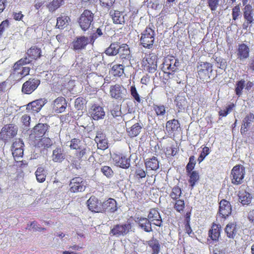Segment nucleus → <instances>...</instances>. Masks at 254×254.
Instances as JSON below:
<instances>
[{"mask_svg": "<svg viewBox=\"0 0 254 254\" xmlns=\"http://www.w3.org/2000/svg\"><path fill=\"white\" fill-rule=\"evenodd\" d=\"M146 61L148 64V71L150 73L154 72L157 67L156 56L153 54H150L147 55Z\"/></svg>", "mask_w": 254, "mask_h": 254, "instance_id": "nucleus-29", "label": "nucleus"}, {"mask_svg": "<svg viewBox=\"0 0 254 254\" xmlns=\"http://www.w3.org/2000/svg\"><path fill=\"white\" fill-rule=\"evenodd\" d=\"M121 46L117 43H113L106 49L105 53L110 56H114L120 52Z\"/></svg>", "mask_w": 254, "mask_h": 254, "instance_id": "nucleus-37", "label": "nucleus"}, {"mask_svg": "<svg viewBox=\"0 0 254 254\" xmlns=\"http://www.w3.org/2000/svg\"><path fill=\"white\" fill-rule=\"evenodd\" d=\"M130 92L131 96L136 102L137 103H140L143 101V99L140 98L135 86H131L130 87Z\"/></svg>", "mask_w": 254, "mask_h": 254, "instance_id": "nucleus-49", "label": "nucleus"}, {"mask_svg": "<svg viewBox=\"0 0 254 254\" xmlns=\"http://www.w3.org/2000/svg\"><path fill=\"white\" fill-rule=\"evenodd\" d=\"M147 243L152 250V254H159L161 247L159 241L157 239L153 238Z\"/></svg>", "mask_w": 254, "mask_h": 254, "instance_id": "nucleus-38", "label": "nucleus"}, {"mask_svg": "<svg viewBox=\"0 0 254 254\" xmlns=\"http://www.w3.org/2000/svg\"><path fill=\"white\" fill-rule=\"evenodd\" d=\"M239 200L243 205H249L252 201V195L245 190L240 191L238 193Z\"/></svg>", "mask_w": 254, "mask_h": 254, "instance_id": "nucleus-35", "label": "nucleus"}, {"mask_svg": "<svg viewBox=\"0 0 254 254\" xmlns=\"http://www.w3.org/2000/svg\"><path fill=\"white\" fill-rule=\"evenodd\" d=\"M155 32L150 27H147L141 34L140 39L141 44L146 48L152 47L154 42Z\"/></svg>", "mask_w": 254, "mask_h": 254, "instance_id": "nucleus-2", "label": "nucleus"}, {"mask_svg": "<svg viewBox=\"0 0 254 254\" xmlns=\"http://www.w3.org/2000/svg\"><path fill=\"white\" fill-rule=\"evenodd\" d=\"M89 114L94 120L102 119L105 116V112L103 107L94 104L89 110Z\"/></svg>", "mask_w": 254, "mask_h": 254, "instance_id": "nucleus-14", "label": "nucleus"}, {"mask_svg": "<svg viewBox=\"0 0 254 254\" xmlns=\"http://www.w3.org/2000/svg\"><path fill=\"white\" fill-rule=\"evenodd\" d=\"M70 190L73 192H82L85 190L87 184L86 181L80 177L73 178L70 183Z\"/></svg>", "mask_w": 254, "mask_h": 254, "instance_id": "nucleus-9", "label": "nucleus"}, {"mask_svg": "<svg viewBox=\"0 0 254 254\" xmlns=\"http://www.w3.org/2000/svg\"><path fill=\"white\" fill-rule=\"evenodd\" d=\"M41 53L40 48L33 46L27 50L26 54L31 59H37L41 56Z\"/></svg>", "mask_w": 254, "mask_h": 254, "instance_id": "nucleus-41", "label": "nucleus"}, {"mask_svg": "<svg viewBox=\"0 0 254 254\" xmlns=\"http://www.w3.org/2000/svg\"><path fill=\"white\" fill-rule=\"evenodd\" d=\"M126 65L119 64L114 65L110 71V73L114 76H121L124 73V67Z\"/></svg>", "mask_w": 254, "mask_h": 254, "instance_id": "nucleus-39", "label": "nucleus"}, {"mask_svg": "<svg viewBox=\"0 0 254 254\" xmlns=\"http://www.w3.org/2000/svg\"><path fill=\"white\" fill-rule=\"evenodd\" d=\"M127 93V90L121 85L116 84L110 88V94L112 98L116 100L123 99Z\"/></svg>", "mask_w": 254, "mask_h": 254, "instance_id": "nucleus-10", "label": "nucleus"}, {"mask_svg": "<svg viewBox=\"0 0 254 254\" xmlns=\"http://www.w3.org/2000/svg\"><path fill=\"white\" fill-rule=\"evenodd\" d=\"M220 0H207L208 7L211 11H215L218 5Z\"/></svg>", "mask_w": 254, "mask_h": 254, "instance_id": "nucleus-58", "label": "nucleus"}, {"mask_svg": "<svg viewBox=\"0 0 254 254\" xmlns=\"http://www.w3.org/2000/svg\"><path fill=\"white\" fill-rule=\"evenodd\" d=\"M156 115L158 117H163L166 113V108L163 105L154 104L152 106Z\"/></svg>", "mask_w": 254, "mask_h": 254, "instance_id": "nucleus-45", "label": "nucleus"}, {"mask_svg": "<svg viewBox=\"0 0 254 254\" xmlns=\"http://www.w3.org/2000/svg\"><path fill=\"white\" fill-rule=\"evenodd\" d=\"M135 222L137 223L139 227L146 232L152 231L151 227V223L147 218L137 217L135 218Z\"/></svg>", "mask_w": 254, "mask_h": 254, "instance_id": "nucleus-27", "label": "nucleus"}, {"mask_svg": "<svg viewBox=\"0 0 254 254\" xmlns=\"http://www.w3.org/2000/svg\"><path fill=\"white\" fill-rule=\"evenodd\" d=\"M46 175V171L42 167H38L35 172L37 180L40 183L44 182L45 181Z\"/></svg>", "mask_w": 254, "mask_h": 254, "instance_id": "nucleus-42", "label": "nucleus"}, {"mask_svg": "<svg viewBox=\"0 0 254 254\" xmlns=\"http://www.w3.org/2000/svg\"><path fill=\"white\" fill-rule=\"evenodd\" d=\"M254 120V115L253 114L250 113L243 120V123L241 129V132H242L243 130L246 131L247 130L246 129L250 126V124L253 122Z\"/></svg>", "mask_w": 254, "mask_h": 254, "instance_id": "nucleus-44", "label": "nucleus"}, {"mask_svg": "<svg viewBox=\"0 0 254 254\" xmlns=\"http://www.w3.org/2000/svg\"><path fill=\"white\" fill-rule=\"evenodd\" d=\"M175 102L176 106L179 109V112L185 109L187 103V101L185 97L182 96L177 97L175 100Z\"/></svg>", "mask_w": 254, "mask_h": 254, "instance_id": "nucleus-48", "label": "nucleus"}, {"mask_svg": "<svg viewBox=\"0 0 254 254\" xmlns=\"http://www.w3.org/2000/svg\"><path fill=\"white\" fill-rule=\"evenodd\" d=\"M13 156L15 160L22 158L23 155V148L11 150Z\"/></svg>", "mask_w": 254, "mask_h": 254, "instance_id": "nucleus-61", "label": "nucleus"}, {"mask_svg": "<svg viewBox=\"0 0 254 254\" xmlns=\"http://www.w3.org/2000/svg\"><path fill=\"white\" fill-rule=\"evenodd\" d=\"M102 173L107 178H111L113 176V171L111 168L107 166H103L101 168Z\"/></svg>", "mask_w": 254, "mask_h": 254, "instance_id": "nucleus-55", "label": "nucleus"}, {"mask_svg": "<svg viewBox=\"0 0 254 254\" xmlns=\"http://www.w3.org/2000/svg\"><path fill=\"white\" fill-rule=\"evenodd\" d=\"M225 231L228 237L234 238L236 234V225L233 223L228 224L225 228Z\"/></svg>", "mask_w": 254, "mask_h": 254, "instance_id": "nucleus-43", "label": "nucleus"}, {"mask_svg": "<svg viewBox=\"0 0 254 254\" xmlns=\"http://www.w3.org/2000/svg\"><path fill=\"white\" fill-rule=\"evenodd\" d=\"M145 165L147 170L156 171L159 168V162L155 156L146 159L145 160Z\"/></svg>", "mask_w": 254, "mask_h": 254, "instance_id": "nucleus-33", "label": "nucleus"}, {"mask_svg": "<svg viewBox=\"0 0 254 254\" xmlns=\"http://www.w3.org/2000/svg\"><path fill=\"white\" fill-rule=\"evenodd\" d=\"M64 0H53L48 5L50 11H54L64 4Z\"/></svg>", "mask_w": 254, "mask_h": 254, "instance_id": "nucleus-47", "label": "nucleus"}, {"mask_svg": "<svg viewBox=\"0 0 254 254\" xmlns=\"http://www.w3.org/2000/svg\"><path fill=\"white\" fill-rule=\"evenodd\" d=\"M90 210L94 212H102V203L95 196H91L87 201Z\"/></svg>", "mask_w": 254, "mask_h": 254, "instance_id": "nucleus-20", "label": "nucleus"}, {"mask_svg": "<svg viewBox=\"0 0 254 254\" xmlns=\"http://www.w3.org/2000/svg\"><path fill=\"white\" fill-rule=\"evenodd\" d=\"M40 82V80L38 78H30L23 83L22 92L27 94L32 93L37 88Z\"/></svg>", "mask_w": 254, "mask_h": 254, "instance_id": "nucleus-11", "label": "nucleus"}, {"mask_svg": "<svg viewBox=\"0 0 254 254\" xmlns=\"http://www.w3.org/2000/svg\"><path fill=\"white\" fill-rule=\"evenodd\" d=\"M34 144L35 147L43 149L51 147L53 143L50 138L43 137L41 139L35 138Z\"/></svg>", "mask_w": 254, "mask_h": 254, "instance_id": "nucleus-30", "label": "nucleus"}, {"mask_svg": "<svg viewBox=\"0 0 254 254\" xmlns=\"http://www.w3.org/2000/svg\"><path fill=\"white\" fill-rule=\"evenodd\" d=\"M21 65L15 63L11 70L9 77L11 79L18 81L22 78V75H21Z\"/></svg>", "mask_w": 254, "mask_h": 254, "instance_id": "nucleus-32", "label": "nucleus"}, {"mask_svg": "<svg viewBox=\"0 0 254 254\" xmlns=\"http://www.w3.org/2000/svg\"><path fill=\"white\" fill-rule=\"evenodd\" d=\"M86 101L82 97H78L75 99L74 102L75 107L78 110H82L85 105Z\"/></svg>", "mask_w": 254, "mask_h": 254, "instance_id": "nucleus-53", "label": "nucleus"}, {"mask_svg": "<svg viewBox=\"0 0 254 254\" xmlns=\"http://www.w3.org/2000/svg\"><path fill=\"white\" fill-rule=\"evenodd\" d=\"M23 147V142L20 139H17L13 143L11 150L22 149Z\"/></svg>", "mask_w": 254, "mask_h": 254, "instance_id": "nucleus-62", "label": "nucleus"}, {"mask_svg": "<svg viewBox=\"0 0 254 254\" xmlns=\"http://www.w3.org/2000/svg\"><path fill=\"white\" fill-rule=\"evenodd\" d=\"M245 175V168L241 165H236L231 172V181L234 185H239L243 183Z\"/></svg>", "mask_w": 254, "mask_h": 254, "instance_id": "nucleus-3", "label": "nucleus"}, {"mask_svg": "<svg viewBox=\"0 0 254 254\" xmlns=\"http://www.w3.org/2000/svg\"><path fill=\"white\" fill-rule=\"evenodd\" d=\"M195 164V157L193 156H191L189 158V162L187 164L186 167V170L187 172H190L194 167Z\"/></svg>", "mask_w": 254, "mask_h": 254, "instance_id": "nucleus-57", "label": "nucleus"}, {"mask_svg": "<svg viewBox=\"0 0 254 254\" xmlns=\"http://www.w3.org/2000/svg\"><path fill=\"white\" fill-rule=\"evenodd\" d=\"M103 58V56L100 54L95 55L91 58V64L97 71H103L105 68V64L102 63Z\"/></svg>", "mask_w": 254, "mask_h": 254, "instance_id": "nucleus-28", "label": "nucleus"}, {"mask_svg": "<svg viewBox=\"0 0 254 254\" xmlns=\"http://www.w3.org/2000/svg\"><path fill=\"white\" fill-rule=\"evenodd\" d=\"M190 176L189 182L190 184V186L192 188L196 182L199 179V176L198 173L196 171H191L190 172H188Z\"/></svg>", "mask_w": 254, "mask_h": 254, "instance_id": "nucleus-50", "label": "nucleus"}, {"mask_svg": "<svg viewBox=\"0 0 254 254\" xmlns=\"http://www.w3.org/2000/svg\"><path fill=\"white\" fill-rule=\"evenodd\" d=\"M93 18L94 14L91 11L87 9L84 10L78 20V23L81 28L84 31L88 29L93 21Z\"/></svg>", "mask_w": 254, "mask_h": 254, "instance_id": "nucleus-6", "label": "nucleus"}, {"mask_svg": "<svg viewBox=\"0 0 254 254\" xmlns=\"http://www.w3.org/2000/svg\"><path fill=\"white\" fill-rule=\"evenodd\" d=\"M232 208L230 203L225 199L219 203V214L222 218H226L231 213Z\"/></svg>", "mask_w": 254, "mask_h": 254, "instance_id": "nucleus-19", "label": "nucleus"}, {"mask_svg": "<svg viewBox=\"0 0 254 254\" xmlns=\"http://www.w3.org/2000/svg\"><path fill=\"white\" fill-rule=\"evenodd\" d=\"M216 66L217 67L225 70L227 67V64L226 60L221 57H216L215 59Z\"/></svg>", "mask_w": 254, "mask_h": 254, "instance_id": "nucleus-51", "label": "nucleus"}, {"mask_svg": "<svg viewBox=\"0 0 254 254\" xmlns=\"http://www.w3.org/2000/svg\"><path fill=\"white\" fill-rule=\"evenodd\" d=\"M95 141L97 144L98 148L99 149L104 150L108 147L106 135L102 130H99L97 131Z\"/></svg>", "mask_w": 254, "mask_h": 254, "instance_id": "nucleus-13", "label": "nucleus"}, {"mask_svg": "<svg viewBox=\"0 0 254 254\" xmlns=\"http://www.w3.org/2000/svg\"><path fill=\"white\" fill-rule=\"evenodd\" d=\"M209 154V149L207 147H204L202 148V150L200 153L198 159L197 161L199 163H201L206 156Z\"/></svg>", "mask_w": 254, "mask_h": 254, "instance_id": "nucleus-56", "label": "nucleus"}, {"mask_svg": "<svg viewBox=\"0 0 254 254\" xmlns=\"http://www.w3.org/2000/svg\"><path fill=\"white\" fill-rule=\"evenodd\" d=\"M101 208L102 212L114 213L117 210L118 207L116 200L114 198H110L102 203Z\"/></svg>", "mask_w": 254, "mask_h": 254, "instance_id": "nucleus-15", "label": "nucleus"}, {"mask_svg": "<svg viewBox=\"0 0 254 254\" xmlns=\"http://www.w3.org/2000/svg\"><path fill=\"white\" fill-rule=\"evenodd\" d=\"M18 127L13 124H9L4 126L0 132L1 140L4 141H7L13 138L17 134Z\"/></svg>", "mask_w": 254, "mask_h": 254, "instance_id": "nucleus-5", "label": "nucleus"}, {"mask_svg": "<svg viewBox=\"0 0 254 254\" xmlns=\"http://www.w3.org/2000/svg\"><path fill=\"white\" fill-rule=\"evenodd\" d=\"M115 164L121 168L127 169L130 166V159L123 154H115L113 156Z\"/></svg>", "mask_w": 254, "mask_h": 254, "instance_id": "nucleus-12", "label": "nucleus"}, {"mask_svg": "<svg viewBox=\"0 0 254 254\" xmlns=\"http://www.w3.org/2000/svg\"><path fill=\"white\" fill-rule=\"evenodd\" d=\"M142 126L138 123L134 124L130 127L127 128V131L128 135L130 137H134L137 136L140 132Z\"/></svg>", "mask_w": 254, "mask_h": 254, "instance_id": "nucleus-36", "label": "nucleus"}, {"mask_svg": "<svg viewBox=\"0 0 254 254\" xmlns=\"http://www.w3.org/2000/svg\"><path fill=\"white\" fill-rule=\"evenodd\" d=\"M46 102L47 100L44 98L36 100L29 103L26 109L33 113H38L46 103Z\"/></svg>", "mask_w": 254, "mask_h": 254, "instance_id": "nucleus-16", "label": "nucleus"}, {"mask_svg": "<svg viewBox=\"0 0 254 254\" xmlns=\"http://www.w3.org/2000/svg\"><path fill=\"white\" fill-rule=\"evenodd\" d=\"M232 18L234 20H237L241 15L240 7L239 5L234 6L232 9Z\"/></svg>", "mask_w": 254, "mask_h": 254, "instance_id": "nucleus-60", "label": "nucleus"}, {"mask_svg": "<svg viewBox=\"0 0 254 254\" xmlns=\"http://www.w3.org/2000/svg\"><path fill=\"white\" fill-rule=\"evenodd\" d=\"M81 141L79 139L73 138L70 141V147L73 149H81L80 144Z\"/></svg>", "mask_w": 254, "mask_h": 254, "instance_id": "nucleus-59", "label": "nucleus"}, {"mask_svg": "<svg viewBox=\"0 0 254 254\" xmlns=\"http://www.w3.org/2000/svg\"><path fill=\"white\" fill-rule=\"evenodd\" d=\"M79 149L80 150L77 153V156L80 159H82L85 155H86L88 154H89L90 152V149L89 148H82L81 147V149Z\"/></svg>", "mask_w": 254, "mask_h": 254, "instance_id": "nucleus-64", "label": "nucleus"}, {"mask_svg": "<svg viewBox=\"0 0 254 254\" xmlns=\"http://www.w3.org/2000/svg\"><path fill=\"white\" fill-rule=\"evenodd\" d=\"M67 106L66 100L63 97H59L56 99L53 104V108L57 113L64 112Z\"/></svg>", "mask_w": 254, "mask_h": 254, "instance_id": "nucleus-18", "label": "nucleus"}, {"mask_svg": "<svg viewBox=\"0 0 254 254\" xmlns=\"http://www.w3.org/2000/svg\"><path fill=\"white\" fill-rule=\"evenodd\" d=\"M69 21L70 18L67 16L61 15L57 18L56 27L59 29H64L68 25Z\"/></svg>", "mask_w": 254, "mask_h": 254, "instance_id": "nucleus-40", "label": "nucleus"}, {"mask_svg": "<svg viewBox=\"0 0 254 254\" xmlns=\"http://www.w3.org/2000/svg\"><path fill=\"white\" fill-rule=\"evenodd\" d=\"M110 15L115 24H123L125 23L124 15L123 12L118 10H111Z\"/></svg>", "mask_w": 254, "mask_h": 254, "instance_id": "nucleus-34", "label": "nucleus"}, {"mask_svg": "<svg viewBox=\"0 0 254 254\" xmlns=\"http://www.w3.org/2000/svg\"><path fill=\"white\" fill-rule=\"evenodd\" d=\"M89 43V39L85 36H80L72 42L73 49L74 50H81L84 49Z\"/></svg>", "mask_w": 254, "mask_h": 254, "instance_id": "nucleus-24", "label": "nucleus"}, {"mask_svg": "<svg viewBox=\"0 0 254 254\" xmlns=\"http://www.w3.org/2000/svg\"><path fill=\"white\" fill-rule=\"evenodd\" d=\"M243 15L245 22L242 25L243 29L247 30L254 24V9L252 5L248 4L244 7Z\"/></svg>", "mask_w": 254, "mask_h": 254, "instance_id": "nucleus-4", "label": "nucleus"}, {"mask_svg": "<svg viewBox=\"0 0 254 254\" xmlns=\"http://www.w3.org/2000/svg\"><path fill=\"white\" fill-rule=\"evenodd\" d=\"M49 126L47 124H38L35 126L32 136H34L35 138H39L42 137L47 131Z\"/></svg>", "mask_w": 254, "mask_h": 254, "instance_id": "nucleus-22", "label": "nucleus"}, {"mask_svg": "<svg viewBox=\"0 0 254 254\" xmlns=\"http://www.w3.org/2000/svg\"><path fill=\"white\" fill-rule=\"evenodd\" d=\"M149 220L152 222L154 225L157 226H162V219L160 216V213L156 209H151L148 215V218Z\"/></svg>", "mask_w": 254, "mask_h": 254, "instance_id": "nucleus-23", "label": "nucleus"}, {"mask_svg": "<svg viewBox=\"0 0 254 254\" xmlns=\"http://www.w3.org/2000/svg\"><path fill=\"white\" fill-rule=\"evenodd\" d=\"M175 201L174 208L178 212H180L184 210L185 208L184 201L181 199L174 200Z\"/></svg>", "mask_w": 254, "mask_h": 254, "instance_id": "nucleus-54", "label": "nucleus"}, {"mask_svg": "<svg viewBox=\"0 0 254 254\" xmlns=\"http://www.w3.org/2000/svg\"><path fill=\"white\" fill-rule=\"evenodd\" d=\"M180 128V124L177 120H169L166 124V130L169 135L175 134Z\"/></svg>", "mask_w": 254, "mask_h": 254, "instance_id": "nucleus-25", "label": "nucleus"}, {"mask_svg": "<svg viewBox=\"0 0 254 254\" xmlns=\"http://www.w3.org/2000/svg\"><path fill=\"white\" fill-rule=\"evenodd\" d=\"M65 156L64 148L59 146L53 150L51 158L54 162L62 163L65 159Z\"/></svg>", "mask_w": 254, "mask_h": 254, "instance_id": "nucleus-21", "label": "nucleus"}, {"mask_svg": "<svg viewBox=\"0 0 254 254\" xmlns=\"http://www.w3.org/2000/svg\"><path fill=\"white\" fill-rule=\"evenodd\" d=\"M163 69L166 76L169 78H175L181 74L178 73V67L180 63L178 59L174 57H166L163 63Z\"/></svg>", "mask_w": 254, "mask_h": 254, "instance_id": "nucleus-1", "label": "nucleus"}, {"mask_svg": "<svg viewBox=\"0 0 254 254\" xmlns=\"http://www.w3.org/2000/svg\"><path fill=\"white\" fill-rule=\"evenodd\" d=\"M212 64L207 62H201L197 66V72L199 78L204 80L210 78L212 72Z\"/></svg>", "mask_w": 254, "mask_h": 254, "instance_id": "nucleus-8", "label": "nucleus"}, {"mask_svg": "<svg viewBox=\"0 0 254 254\" xmlns=\"http://www.w3.org/2000/svg\"><path fill=\"white\" fill-rule=\"evenodd\" d=\"M237 52V58L240 61L246 60L249 57L250 48L245 44L239 45Z\"/></svg>", "mask_w": 254, "mask_h": 254, "instance_id": "nucleus-26", "label": "nucleus"}, {"mask_svg": "<svg viewBox=\"0 0 254 254\" xmlns=\"http://www.w3.org/2000/svg\"><path fill=\"white\" fill-rule=\"evenodd\" d=\"M182 194V190L178 186L173 187L170 193V196L174 201L180 199Z\"/></svg>", "mask_w": 254, "mask_h": 254, "instance_id": "nucleus-46", "label": "nucleus"}, {"mask_svg": "<svg viewBox=\"0 0 254 254\" xmlns=\"http://www.w3.org/2000/svg\"><path fill=\"white\" fill-rule=\"evenodd\" d=\"M221 227L219 224L213 223L208 232V237L213 241H218L220 236Z\"/></svg>", "mask_w": 254, "mask_h": 254, "instance_id": "nucleus-31", "label": "nucleus"}, {"mask_svg": "<svg viewBox=\"0 0 254 254\" xmlns=\"http://www.w3.org/2000/svg\"><path fill=\"white\" fill-rule=\"evenodd\" d=\"M245 81L244 79L238 81L236 83L235 93L237 95L240 96L242 95V92L245 87Z\"/></svg>", "mask_w": 254, "mask_h": 254, "instance_id": "nucleus-52", "label": "nucleus"}, {"mask_svg": "<svg viewBox=\"0 0 254 254\" xmlns=\"http://www.w3.org/2000/svg\"><path fill=\"white\" fill-rule=\"evenodd\" d=\"M131 224L128 221L117 224L111 230L110 234L117 237L125 236L131 231Z\"/></svg>", "mask_w": 254, "mask_h": 254, "instance_id": "nucleus-7", "label": "nucleus"}, {"mask_svg": "<svg viewBox=\"0 0 254 254\" xmlns=\"http://www.w3.org/2000/svg\"><path fill=\"white\" fill-rule=\"evenodd\" d=\"M103 33L102 30L99 28L96 31L93 33L90 37V42L93 43L94 41L99 37L102 36Z\"/></svg>", "mask_w": 254, "mask_h": 254, "instance_id": "nucleus-63", "label": "nucleus"}, {"mask_svg": "<svg viewBox=\"0 0 254 254\" xmlns=\"http://www.w3.org/2000/svg\"><path fill=\"white\" fill-rule=\"evenodd\" d=\"M120 58L122 60V64L128 66L130 64V51L128 46L127 44H122L121 45L120 49Z\"/></svg>", "mask_w": 254, "mask_h": 254, "instance_id": "nucleus-17", "label": "nucleus"}]
</instances>
